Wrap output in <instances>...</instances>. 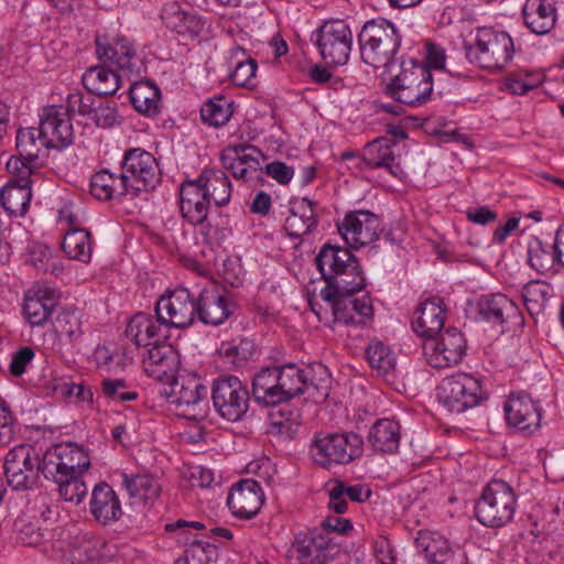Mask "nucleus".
Here are the masks:
<instances>
[{
    "label": "nucleus",
    "instance_id": "f257e3e1",
    "mask_svg": "<svg viewBox=\"0 0 564 564\" xmlns=\"http://www.w3.org/2000/svg\"><path fill=\"white\" fill-rule=\"evenodd\" d=\"M160 182L161 171L155 158L142 149H130L123 155L120 175L101 170L91 176L90 194L99 200L127 194L138 196L154 189Z\"/></svg>",
    "mask_w": 564,
    "mask_h": 564
},
{
    "label": "nucleus",
    "instance_id": "f03ea898",
    "mask_svg": "<svg viewBox=\"0 0 564 564\" xmlns=\"http://www.w3.org/2000/svg\"><path fill=\"white\" fill-rule=\"evenodd\" d=\"M465 56L469 63L487 69H502L512 59L511 36L494 28H476L473 42H464Z\"/></svg>",
    "mask_w": 564,
    "mask_h": 564
},
{
    "label": "nucleus",
    "instance_id": "7ed1b4c3",
    "mask_svg": "<svg viewBox=\"0 0 564 564\" xmlns=\"http://www.w3.org/2000/svg\"><path fill=\"white\" fill-rule=\"evenodd\" d=\"M361 59L375 68L388 66L401 45V35L384 20L368 21L358 35Z\"/></svg>",
    "mask_w": 564,
    "mask_h": 564
},
{
    "label": "nucleus",
    "instance_id": "20e7f679",
    "mask_svg": "<svg viewBox=\"0 0 564 564\" xmlns=\"http://www.w3.org/2000/svg\"><path fill=\"white\" fill-rule=\"evenodd\" d=\"M432 73L414 59L401 63V72L386 86V94L406 106H421L431 99Z\"/></svg>",
    "mask_w": 564,
    "mask_h": 564
},
{
    "label": "nucleus",
    "instance_id": "39448f33",
    "mask_svg": "<svg viewBox=\"0 0 564 564\" xmlns=\"http://www.w3.org/2000/svg\"><path fill=\"white\" fill-rule=\"evenodd\" d=\"M517 499L513 489L503 480H491L475 505L477 520L490 528H500L512 520Z\"/></svg>",
    "mask_w": 564,
    "mask_h": 564
},
{
    "label": "nucleus",
    "instance_id": "423d86ee",
    "mask_svg": "<svg viewBox=\"0 0 564 564\" xmlns=\"http://www.w3.org/2000/svg\"><path fill=\"white\" fill-rule=\"evenodd\" d=\"M364 451V440L356 433L317 434L310 448L313 460L322 466L348 464Z\"/></svg>",
    "mask_w": 564,
    "mask_h": 564
},
{
    "label": "nucleus",
    "instance_id": "0eeeda50",
    "mask_svg": "<svg viewBox=\"0 0 564 564\" xmlns=\"http://www.w3.org/2000/svg\"><path fill=\"white\" fill-rule=\"evenodd\" d=\"M161 394L175 405L176 410L187 419L199 420L205 415L203 404L207 388L195 376H173L164 384Z\"/></svg>",
    "mask_w": 564,
    "mask_h": 564
},
{
    "label": "nucleus",
    "instance_id": "6e6552de",
    "mask_svg": "<svg viewBox=\"0 0 564 564\" xmlns=\"http://www.w3.org/2000/svg\"><path fill=\"white\" fill-rule=\"evenodd\" d=\"M438 401L453 413H462L487 398L478 379L466 373L445 378L438 387Z\"/></svg>",
    "mask_w": 564,
    "mask_h": 564
},
{
    "label": "nucleus",
    "instance_id": "1a4fd4ad",
    "mask_svg": "<svg viewBox=\"0 0 564 564\" xmlns=\"http://www.w3.org/2000/svg\"><path fill=\"white\" fill-rule=\"evenodd\" d=\"M340 552V545L325 530H308L295 535L289 550L299 564H325Z\"/></svg>",
    "mask_w": 564,
    "mask_h": 564
},
{
    "label": "nucleus",
    "instance_id": "9d476101",
    "mask_svg": "<svg viewBox=\"0 0 564 564\" xmlns=\"http://www.w3.org/2000/svg\"><path fill=\"white\" fill-rule=\"evenodd\" d=\"M212 400L221 417L237 422L247 413L250 398L247 387L239 378L220 376L213 383Z\"/></svg>",
    "mask_w": 564,
    "mask_h": 564
},
{
    "label": "nucleus",
    "instance_id": "9b49d317",
    "mask_svg": "<svg viewBox=\"0 0 564 564\" xmlns=\"http://www.w3.org/2000/svg\"><path fill=\"white\" fill-rule=\"evenodd\" d=\"M41 459L30 444H21L8 452L4 458V474L13 489H26L37 478Z\"/></svg>",
    "mask_w": 564,
    "mask_h": 564
},
{
    "label": "nucleus",
    "instance_id": "f8f14e48",
    "mask_svg": "<svg viewBox=\"0 0 564 564\" xmlns=\"http://www.w3.org/2000/svg\"><path fill=\"white\" fill-rule=\"evenodd\" d=\"M197 307L198 295L195 297L188 289L180 286L156 302L155 313L160 318H165L167 328H185L193 324Z\"/></svg>",
    "mask_w": 564,
    "mask_h": 564
},
{
    "label": "nucleus",
    "instance_id": "ddd939ff",
    "mask_svg": "<svg viewBox=\"0 0 564 564\" xmlns=\"http://www.w3.org/2000/svg\"><path fill=\"white\" fill-rule=\"evenodd\" d=\"M352 34L343 20L326 21L318 30L317 47L324 61L345 65L349 59Z\"/></svg>",
    "mask_w": 564,
    "mask_h": 564
},
{
    "label": "nucleus",
    "instance_id": "4468645a",
    "mask_svg": "<svg viewBox=\"0 0 564 564\" xmlns=\"http://www.w3.org/2000/svg\"><path fill=\"white\" fill-rule=\"evenodd\" d=\"M466 339L460 330L455 327L447 328L440 335L424 343L423 349L427 362L433 368H447L460 362L466 354Z\"/></svg>",
    "mask_w": 564,
    "mask_h": 564
},
{
    "label": "nucleus",
    "instance_id": "2eb2a0df",
    "mask_svg": "<svg viewBox=\"0 0 564 564\" xmlns=\"http://www.w3.org/2000/svg\"><path fill=\"white\" fill-rule=\"evenodd\" d=\"M380 226L379 216L364 209L347 213L343 221L337 224L339 234L347 245L355 249L378 239Z\"/></svg>",
    "mask_w": 564,
    "mask_h": 564
},
{
    "label": "nucleus",
    "instance_id": "dca6fc26",
    "mask_svg": "<svg viewBox=\"0 0 564 564\" xmlns=\"http://www.w3.org/2000/svg\"><path fill=\"white\" fill-rule=\"evenodd\" d=\"M73 126L62 106L44 109L37 128V139L45 148L64 149L73 142Z\"/></svg>",
    "mask_w": 564,
    "mask_h": 564
},
{
    "label": "nucleus",
    "instance_id": "f3484780",
    "mask_svg": "<svg viewBox=\"0 0 564 564\" xmlns=\"http://www.w3.org/2000/svg\"><path fill=\"white\" fill-rule=\"evenodd\" d=\"M232 296L217 286L204 288L198 293V319L212 326L221 325L235 311Z\"/></svg>",
    "mask_w": 564,
    "mask_h": 564
},
{
    "label": "nucleus",
    "instance_id": "a211bd4d",
    "mask_svg": "<svg viewBox=\"0 0 564 564\" xmlns=\"http://www.w3.org/2000/svg\"><path fill=\"white\" fill-rule=\"evenodd\" d=\"M355 293L336 294L333 299L324 300L332 308L334 321L345 325H364L372 318L373 308L368 295L355 297Z\"/></svg>",
    "mask_w": 564,
    "mask_h": 564
},
{
    "label": "nucleus",
    "instance_id": "6ab92c4d",
    "mask_svg": "<svg viewBox=\"0 0 564 564\" xmlns=\"http://www.w3.org/2000/svg\"><path fill=\"white\" fill-rule=\"evenodd\" d=\"M264 501L261 486L253 479H242L229 491L227 505L232 514L241 519L253 518Z\"/></svg>",
    "mask_w": 564,
    "mask_h": 564
},
{
    "label": "nucleus",
    "instance_id": "aec40b11",
    "mask_svg": "<svg viewBox=\"0 0 564 564\" xmlns=\"http://www.w3.org/2000/svg\"><path fill=\"white\" fill-rule=\"evenodd\" d=\"M124 334L138 347H149L154 343L166 339L165 318H160L158 315L154 317L147 313H137L129 321Z\"/></svg>",
    "mask_w": 564,
    "mask_h": 564
},
{
    "label": "nucleus",
    "instance_id": "412c9836",
    "mask_svg": "<svg viewBox=\"0 0 564 564\" xmlns=\"http://www.w3.org/2000/svg\"><path fill=\"white\" fill-rule=\"evenodd\" d=\"M143 358L145 371L160 381H169L180 366L178 352L170 344L161 340L151 345Z\"/></svg>",
    "mask_w": 564,
    "mask_h": 564
},
{
    "label": "nucleus",
    "instance_id": "4be33fe9",
    "mask_svg": "<svg viewBox=\"0 0 564 564\" xmlns=\"http://www.w3.org/2000/svg\"><path fill=\"white\" fill-rule=\"evenodd\" d=\"M505 413L508 424L519 431L532 433L540 426V409L528 395L512 394L505 403Z\"/></svg>",
    "mask_w": 564,
    "mask_h": 564
},
{
    "label": "nucleus",
    "instance_id": "5701e85b",
    "mask_svg": "<svg viewBox=\"0 0 564 564\" xmlns=\"http://www.w3.org/2000/svg\"><path fill=\"white\" fill-rule=\"evenodd\" d=\"M210 199L196 183L188 180L182 183L180 188V209L184 219L192 225L203 224L207 220Z\"/></svg>",
    "mask_w": 564,
    "mask_h": 564
},
{
    "label": "nucleus",
    "instance_id": "b1692460",
    "mask_svg": "<svg viewBox=\"0 0 564 564\" xmlns=\"http://www.w3.org/2000/svg\"><path fill=\"white\" fill-rule=\"evenodd\" d=\"M445 322V310L440 297L422 302L414 313L413 330L426 341L433 339L442 330Z\"/></svg>",
    "mask_w": 564,
    "mask_h": 564
},
{
    "label": "nucleus",
    "instance_id": "393cba45",
    "mask_svg": "<svg viewBox=\"0 0 564 564\" xmlns=\"http://www.w3.org/2000/svg\"><path fill=\"white\" fill-rule=\"evenodd\" d=\"M365 286V276L356 257L346 264L321 291L323 300L333 299L336 294L359 292Z\"/></svg>",
    "mask_w": 564,
    "mask_h": 564
},
{
    "label": "nucleus",
    "instance_id": "a878e982",
    "mask_svg": "<svg viewBox=\"0 0 564 564\" xmlns=\"http://www.w3.org/2000/svg\"><path fill=\"white\" fill-rule=\"evenodd\" d=\"M314 205L315 203L307 197L292 203L290 214L284 223V229L290 237L301 238L316 228L317 217Z\"/></svg>",
    "mask_w": 564,
    "mask_h": 564
},
{
    "label": "nucleus",
    "instance_id": "bb28decb",
    "mask_svg": "<svg viewBox=\"0 0 564 564\" xmlns=\"http://www.w3.org/2000/svg\"><path fill=\"white\" fill-rule=\"evenodd\" d=\"M90 511L102 524L117 521L121 517L120 501L109 485L101 482L95 486L90 499Z\"/></svg>",
    "mask_w": 564,
    "mask_h": 564
},
{
    "label": "nucleus",
    "instance_id": "cd10ccee",
    "mask_svg": "<svg viewBox=\"0 0 564 564\" xmlns=\"http://www.w3.org/2000/svg\"><path fill=\"white\" fill-rule=\"evenodd\" d=\"M415 546L429 564H454V552L448 541L437 532L420 531Z\"/></svg>",
    "mask_w": 564,
    "mask_h": 564
},
{
    "label": "nucleus",
    "instance_id": "c85d7f7f",
    "mask_svg": "<svg viewBox=\"0 0 564 564\" xmlns=\"http://www.w3.org/2000/svg\"><path fill=\"white\" fill-rule=\"evenodd\" d=\"M516 312V305L501 293L484 295L477 302V319L491 326H502Z\"/></svg>",
    "mask_w": 564,
    "mask_h": 564
},
{
    "label": "nucleus",
    "instance_id": "c756f323",
    "mask_svg": "<svg viewBox=\"0 0 564 564\" xmlns=\"http://www.w3.org/2000/svg\"><path fill=\"white\" fill-rule=\"evenodd\" d=\"M522 13L525 25L539 35L549 33L556 22V9L546 0H527Z\"/></svg>",
    "mask_w": 564,
    "mask_h": 564
},
{
    "label": "nucleus",
    "instance_id": "7c9ffc66",
    "mask_svg": "<svg viewBox=\"0 0 564 564\" xmlns=\"http://www.w3.org/2000/svg\"><path fill=\"white\" fill-rule=\"evenodd\" d=\"M96 54L98 59L108 65V67H117L121 70H130L132 68V59L134 57V50L124 39H120L110 44L102 42L99 36L96 37Z\"/></svg>",
    "mask_w": 564,
    "mask_h": 564
},
{
    "label": "nucleus",
    "instance_id": "2f4dec72",
    "mask_svg": "<svg viewBox=\"0 0 564 564\" xmlns=\"http://www.w3.org/2000/svg\"><path fill=\"white\" fill-rule=\"evenodd\" d=\"M208 198L217 207L226 206L231 198V182L227 174L217 169H205L196 178Z\"/></svg>",
    "mask_w": 564,
    "mask_h": 564
},
{
    "label": "nucleus",
    "instance_id": "473e14b6",
    "mask_svg": "<svg viewBox=\"0 0 564 564\" xmlns=\"http://www.w3.org/2000/svg\"><path fill=\"white\" fill-rule=\"evenodd\" d=\"M82 83L90 94L109 96L120 88L121 79L113 68L102 64L89 67L84 73Z\"/></svg>",
    "mask_w": 564,
    "mask_h": 564
},
{
    "label": "nucleus",
    "instance_id": "72a5a7b5",
    "mask_svg": "<svg viewBox=\"0 0 564 564\" xmlns=\"http://www.w3.org/2000/svg\"><path fill=\"white\" fill-rule=\"evenodd\" d=\"M355 256L345 247L324 245L315 257V265L327 283L346 267Z\"/></svg>",
    "mask_w": 564,
    "mask_h": 564
},
{
    "label": "nucleus",
    "instance_id": "f704fd0d",
    "mask_svg": "<svg viewBox=\"0 0 564 564\" xmlns=\"http://www.w3.org/2000/svg\"><path fill=\"white\" fill-rule=\"evenodd\" d=\"M161 18L167 29L181 35L195 37L203 29L200 19L183 11L176 2L165 4L162 9Z\"/></svg>",
    "mask_w": 564,
    "mask_h": 564
},
{
    "label": "nucleus",
    "instance_id": "c9c22d12",
    "mask_svg": "<svg viewBox=\"0 0 564 564\" xmlns=\"http://www.w3.org/2000/svg\"><path fill=\"white\" fill-rule=\"evenodd\" d=\"M276 369L281 403L305 393L308 379L307 368L302 369L295 364H286L276 367Z\"/></svg>",
    "mask_w": 564,
    "mask_h": 564
},
{
    "label": "nucleus",
    "instance_id": "e433bc0d",
    "mask_svg": "<svg viewBox=\"0 0 564 564\" xmlns=\"http://www.w3.org/2000/svg\"><path fill=\"white\" fill-rule=\"evenodd\" d=\"M130 101L141 115L154 117L160 112L161 93L150 80L134 83L129 89Z\"/></svg>",
    "mask_w": 564,
    "mask_h": 564
},
{
    "label": "nucleus",
    "instance_id": "4c0bfd02",
    "mask_svg": "<svg viewBox=\"0 0 564 564\" xmlns=\"http://www.w3.org/2000/svg\"><path fill=\"white\" fill-rule=\"evenodd\" d=\"M32 198L31 184L9 181L0 192V203L3 209L12 216H23Z\"/></svg>",
    "mask_w": 564,
    "mask_h": 564
},
{
    "label": "nucleus",
    "instance_id": "58836bf2",
    "mask_svg": "<svg viewBox=\"0 0 564 564\" xmlns=\"http://www.w3.org/2000/svg\"><path fill=\"white\" fill-rule=\"evenodd\" d=\"M371 446L381 453H394L400 444V425L390 419L378 420L368 435Z\"/></svg>",
    "mask_w": 564,
    "mask_h": 564
},
{
    "label": "nucleus",
    "instance_id": "ea45409f",
    "mask_svg": "<svg viewBox=\"0 0 564 564\" xmlns=\"http://www.w3.org/2000/svg\"><path fill=\"white\" fill-rule=\"evenodd\" d=\"M55 306V299L47 291L28 292L24 296L23 314L32 326H42Z\"/></svg>",
    "mask_w": 564,
    "mask_h": 564
},
{
    "label": "nucleus",
    "instance_id": "a19ab883",
    "mask_svg": "<svg viewBox=\"0 0 564 564\" xmlns=\"http://www.w3.org/2000/svg\"><path fill=\"white\" fill-rule=\"evenodd\" d=\"M276 367L262 368L253 376L252 393L254 400L265 405L281 403Z\"/></svg>",
    "mask_w": 564,
    "mask_h": 564
},
{
    "label": "nucleus",
    "instance_id": "79ce46f5",
    "mask_svg": "<svg viewBox=\"0 0 564 564\" xmlns=\"http://www.w3.org/2000/svg\"><path fill=\"white\" fill-rule=\"evenodd\" d=\"M391 143H395L387 138H379L367 144L364 161L372 169L386 167L392 174H397L399 165L394 164V155L391 150Z\"/></svg>",
    "mask_w": 564,
    "mask_h": 564
},
{
    "label": "nucleus",
    "instance_id": "37998d69",
    "mask_svg": "<svg viewBox=\"0 0 564 564\" xmlns=\"http://www.w3.org/2000/svg\"><path fill=\"white\" fill-rule=\"evenodd\" d=\"M62 249L68 258L87 263L93 253L90 232L82 228L68 230L64 236Z\"/></svg>",
    "mask_w": 564,
    "mask_h": 564
},
{
    "label": "nucleus",
    "instance_id": "c03bdc74",
    "mask_svg": "<svg viewBox=\"0 0 564 564\" xmlns=\"http://www.w3.org/2000/svg\"><path fill=\"white\" fill-rule=\"evenodd\" d=\"M366 357L378 376L388 377L395 369V356L382 341L370 343L366 349Z\"/></svg>",
    "mask_w": 564,
    "mask_h": 564
},
{
    "label": "nucleus",
    "instance_id": "a18cd8bd",
    "mask_svg": "<svg viewBox=\"0 0 564 564\" xmlns=\"http://www.w3.org/2000/svg\"><path fill=\"white\" fill-rule=\"evenodd\" d=\"M124 486L130 496L148 503L161 492V485L156 478L148 474L135 475L131 478H124Z\"/></svg>",
    "mask_w": 564,
    "mask_h": 564
},
{
    "label": "nucleus",
    "instance_id": "49530a36",
    "mask_svg": "<svg viewBox=\"0 0 564 564\" xmlns=\"http://www.w3.org/2000/svg\"><path fill=\"white\" fill-rule=\"evenodd\" d=\"M528 263L538 272L545 273L557 264L556 251H550L539 237L532 236L528 241Z\"/></svg>",
    "mask_w": 564,
    "mask_h": 564
},
{
    "label": "nucleus",
    "instance_id": "de8ad7c7",
    "mask_svg": "<svg viewBox=\"0 0 564 564\" xmlns=\"http://www.w3.org/2000/svg\"><path fill=\"white\" fill-rule=\"evenodd\" d=\"M199 234L205 243L210 247L220 246L231 235L230 219L227 215L219 214L216 218L198 224Z\"/></svg>",
    "mask_w": 564,
    "mask_h": 564
},
{
    "label": "nucleus",
    "instance_id": "09e8293b",
    "mask_svg": "<svg viewBox=\"0 0 564 564\" xmlns=\"http://www.w3.org/2000/svg\"><path fill=\"white\" fill-rule=\"evenodd\" d=\"M64 462L70 476H82L89 467L90 462L83 448L74 444H57L53 446Z\"/></svg>",
    "mask_w": 564,
    "mask_h": 564
},
{
    "label": "nucleus",
    "instance_id": "8fccbe9b",
    "mask_svg": "<svg viewBox=\"0 0 564 564\" xmlns=\"http://www.w3.org/2000/svg\"><path fill=\"white\" fill-rule=\"evenodd\" d=\"M100 557L97 543L84 535L77 536L68 546L66 560L70 564H93Z\"/></svg>",
    "mask_w": 564,
    "mask_h": 564
},
{
    "label": "nucleus",
    "instance_id": "3c124183",
    "mask_svg": "<svg viewBox=\"0 0 564 564\" xmlns=\"http://www.w3.org/2000/svg\"><path fill=\"white\" fill-rule=\"evenodd\" d=\"M231 116V104L223 96L207 100L200 109L202 120L214 127L226 124Z\"/></svg>",
    "mask_w": 564,
    "mask_h": 564
},
{
    "label": "nucleus",
    "instance_id": "603ef678",
    "mask_svg": "<svg viewBox=\"0 0 564 564\" xmlns=\"http://www.w3.org/2000/svg\"><path fill=\"white\" fill-rule=\"evenodd\" d=\"M215 553L216 545L213 543L193 539L174 564H208Z\"/></svg>",
    "mask_w": 564,
    "mask_h": 564
},
{
    "label": "nucleus",
    "instance_id": "864d4df0",
    "mask_svg": "<svg viewBox=\"0 0 564 564\" xmlns=\"http://www.w3.org/2000/svg\"><path fill=\"white\" fill-rule=\"evenodd\" d=\"M36 155L31 152L20 153L19 156H11L7 162V170L13 175L10 181L32 184L31 175L35 172Z\"/></svg>",
    "mask_w": 564,
    "mask_h": 564
},
{
    "label": "nucleus",
    "instance_id": "5fc2aeb1",
    "mask_svg": "<svg viewBox=\"0 0 564 564\" xmlns=\"http://www.w3.org/2000/svg\"><path fill=\"white\" fill-rule=\"evenodd\" d=\"M40 471L46 479L59 484L63 480L72 477L67 471L64 462L58 456L56 448L50 447L41 459Z\"/></svg>",
    "mask_w": 564,
    "mask_h": 564
},
{
    "label": "nucleus",
    "instance_id": "6e6d98bb",
    "mask_svg": "<svg viewBox=\"0 0 564 564\" xmlns=\"http://www.w3.org/2000/svg\"><path fill=\"white\" fill-rule=\"evenodd\" d=\"M53 325L56 334L65 336L70 341L77 340L83 333L79 316L74 311L64 310L58 313Z\"/></svg>",
    "mask_w": 564,
    "mask_h": 564
},
{
    "label": "nucleus",
    "instance_id": "4d7b16f0",
    "mask_svg": "<svg viewBox=\"0 0 564 564\" xmlns=\"http://www.w3.org/2000/svg\"><path fill=\"white\" fill-rule=\"evenodd\" d=\"M241 152H245L242 144H234L225 148L220 153L223 167L229 171L237 180H249L247 169L243 165Z\"/></svg>",
    "mask_w": 564,
    "mask_h": 564
},
{
    "label": "nucleus",
    "instance_id": "13d9d810",
    "mask_svg": "<svg viewBox=\"0 0 564 564\" xmlns=\"http://www.w3.org/2000/svg\"><path fill=\"white\" fill-rule=\"evenodd\" d=\"M547 284L541 281H531L522 290L524 306L530 314L540 313L543 310L547 296Z\"/></svg>",
    "mask_w": 564,
    "mask_h": 564
},
{
    "label": "nucleus",
    "instance_id": "bf43d9fd",
    "mask_svg": "<svg viewBox=\"0 0 564 564\" xmlns=\"http://www.w3.org/2000/svg\"><path fill=\"white\" fill-rule=\"evenodd\" d=\"M318 370L319 378L316 380L311 376L314 369L307 368L308 379L305 387V393H307L308 397L314 399L316 402H322L328 397L330 380L326 368L318 366Z\"/></svg>",
    "mask_w": 564,
    "mask_h": 564
},
{
    "label": "nucleus",
    "instance_id": "052dcab7",
    "mask_svg": "<svg viewBox=\"0 0 564 564\" xmlns=\"http://www.w3.org/2000/svg\"><path fill=\"white\" fill-rule=\"evenodd\" d=\"M57 485L61 497L75 505L80 503L87 494V487L80 476H72Z\"/></svg>",
    "mask_w": 564,
    "mask_h": 564
},
{
    "label": "nucleus",
    "instance_id": "680f3d73",
    "mask_svg": "<svg viewBox=\"0 0 564 564\" xmlns=\"http://www.w3.org/2000/svg\"><path fill=\"white\" fill-rule=\"evenodd\" d=\"M253 354L254 344L247 338H241L238 341L234 340L224 347V355L228 358H232L231 362L237 367L249 360Z\"/></svg>",
    "mask_w": 564,
    "mask_h": 564
},
{
    "label": "nucleus",
    "instance_id": "e2e57ef3",
    "mask_svg": "<svg viewBox=\"0 0 564 564\" xmlns=\"http://www.w3.org/2000/svg\"><path fill=\"white\" fill-rule=\"evenodd\" d=\"M66 102L65 111L69 118L75 115L89 117L93 113L94 98L90 93L86 95L82 91L69 94Z\"/></svg>",
    "mask_w": 564,
    "mask_h": 564
},
{
    "label": "nucleus",
    "instance_id": "0e129e2a",
    "mask_svg": "<svg viewBox=\"0 0 564 564\" xmlns=\"http://www.w3.org/2000/svg\"><path fill=\"white\" fill-rule=\"evenodd\" d=\"M18 430L17 419L9 405L0 400V445H8L14 438Z\"/></svg>",
    "mask_w": 564,
    "mask_h": 564
},
{
    "label": "nucleus",
    "instance_id": "69168bd1",
    "mask_svg": "<svg viewBox=\"0 0 564 564\" xmlns=\"http://www.w3.org/2000/svg\"><path fill=\"white\" fill-rule=\"evenodd\" d=\"M204 528L205 525L198 521L177 520L165 524V531L174 533L177 542L184 545H188L193 539H196V535L192 534L188 529L202 530Z\"/></svg>",
    "mask_w": 564,
    "mask_h": 564
},
{
    "label": "nucleus",
    "instance_id": "338daca9",
    "mask_svg": "<svg viewBox=\"0 0 564 564\" xmlns=\"http://www.w3.org/2000/svg\"><path fill=\"white\" fill-rule=\"evenodd\" d=\"M334 484L336 490L334 491V496L339 497L344 495L346 499L354 502H364L371 496V490L366 485L357 484L351 486L343 480H334Z\"/></svg>",
    "mask_w": 564,
    "mask_h": 564
},
{
    "label": "nucleus",
    "instance_id": "774afa93",
    "mask_svg": "<svg viewBox=\"0 0 564 564\" xmlns=\"http://www.w3.org/2000/svg\"><path fill=\"white\" fill-rule=\"evenodd\" d=\"M256 59L248 58L246 61L237 63L234 72L230 75V79L236 86L249 87L252 85V79L256 76Z\"/></svg>",
    "mask_w": 564,
    "mask_h": 564
}]
</instances>
